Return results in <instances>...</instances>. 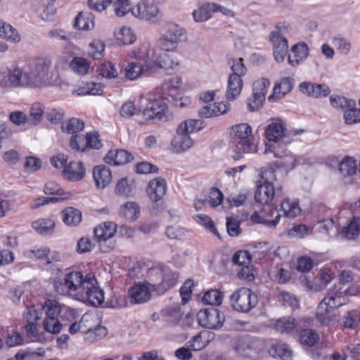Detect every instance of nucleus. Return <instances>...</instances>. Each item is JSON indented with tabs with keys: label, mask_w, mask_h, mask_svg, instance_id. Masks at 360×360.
<instances>
[{
	"label": "nucleus",
	"mask_w": 360,
	"mask_h": 360,
	"mask_svg": "<svg viewBox=\"0 0 360 360\" xmlns=\"http://www.w3.org/2000/svg\"><path fill=\"white\" fill-rule=\"evenodd\" d=\"M53 67V57L42 56L34 58L27 66V71L32 88L47 86H60L61 79L58 65Z\"/></svg>",
	"instance_id": "obj_1"
},
{
	"label": "nucleus",
	"mask_w": 360,
	"mask_h": 360,
	"mask_svg": "<svg viewBox=\"0 0 360 360\" xmlns=\"http://www.w3.org/2000/svg\"><path fill=\"white\" fill-rule=\"evenodd\" d=\"M181 84V79L180 77L172 78L168 82L164 83L161 88L156 89L154 94L150 95L148 99L141 98L140 104L147 100L149 101L147 108L143 112L146 118L167 121L168 94L166 91L170 87L178 89Z\"/></svg>",
	"instance_id": "obj_2"
},
{
	"label": "nucleus",
	"mask_w": 360,
	"mask_h": 360,
	"mask_svg": "<svg viewBox=\"0 0 360 360\" xmlns=\"http://www.w3.org/2000/svg\"><path fill=\"white\" fill-rule=\"evenodd\" d=\"M345 291L334 286L322 299L316 309V319L323 325L328 326L335 319V310L347 303Z\"/></svg>",
	"instance_id": "obj_3"
},
{
	"label": "nucleus",
	"mask_w": 360,
	"mask_h": 360,
	"mask_svg": "<svg viewBox=\"0 0 360 360\" xmlns=\"http://www.w3.org/2000/svg\"><path fill=\"white\" fill-rule=\"evenodd\" d=\"M252 128L247 123H241L232 127L230 131L231 149L235 153L232 155L234 160L243 158L245 153L257 152V146L250 139Z\"/></svg>",
	"instance_id": "obj_4"
},
{
	"label": "nucleus",
	"mask_w": 360,
	"mask_h": 360,
	"mask_svg": "<svg viewBox=\"0 0 360 360\" xmlns=\"http://www.w3.org/2000/svg\"><path fill=\"white\" fill-rule=\"evenodd\" d=\"M91 285L89 282V274L85 277L79 271H72L67 274L63 281L56 282V291L61 295H67L70 297L79 300L84 297V288Z\"/></svg>",
	"instance_id": "obj_5"
},
{
	"label": "nucleus",
	"mask_w": 360,
	"mask_h": 360,
	"mask_svg": "<svg viewBox=\"0 0 360 360\" xmlns=\"http://www.w3.org/2000/svg\"><path fill=\"white\" fill-rule=\"evenodd\" d=\"M265 135L269 143L266 144L264 153H272L274 157H281V153H285L283 148V139L285 138L284 123L281 120L271 122L268 125Z\"/></svg>",
	"instance_id": "obj_6"
},
{
	"label": "nucleus",
	"mask_w": 360,
	"mask_h": 360,
	"mask_svg": "<svg viewBox=\"0 0 360 360\" xmlns=\"http://www.w3.org/2000/svg\"><path fill=\"white\" fill-rule=\"evenodd\" d=\"M27 68L20 66L9 68L6 72H0V88L9 90L12 88H32Z\"/></svg>",
	"instance_id": "obj_7"
},
{
	"label": "nucleus",
	"mask_w": 360,
	"mask_h": 360,
	"mask_svg": "<svg viewBox=\"0 0 360 360\" xmlns=\"http://www.w3.org/2000/svg\"><path fill=\"white\" fill-rule=\"evenodd\" d=\"M186 39V30L174 22H168L164 27V32L158 39V45L165 51H175L179 43Z\"/></svg>",
	"instance_id": "obj_8"
},
{
	"label": "nucleus",
	"mask_w": 360,
	"mask_h": 360,
	"mask_svg": "<svg viewBox=\"0 0 360 360\" xmlns=\"http://www.w3.org/2000/svg\"><path fill=\"white\" fill-rule=\"evenodd\" d=\"M232 308L240 312H248L257 304V297L247 288L236 290L230 297Z\"/></svg>",
	"instance_id": "obj_9"
},
{
	"label": "nucleus",
	"mask_w": 360,
	"mask_h": 360,
	"mask_svg": "<svg viewBox=\"0 0 360 360\" xmlns=\"http://www.w3.org/2000/svg\"><path fill=\"white\" fill-rule=\"evenodd\" d=\"M288 32L287 26H277L269 36V40L274 46V59L279 63L284 61L287 54L288 43L285 34Z\"/></svg>",
	"instance_id": "obj_10"
},
{
	"label": "nucleus",
	"mask_w": 360,
	"mask_h": 360,
	"mask_svg": "<svg viewBox=\"0 0 360 360\" xmlns=\"http://www.w3.org/2000/svg\"><path fill=\"white\" fill-rule=\"evenodd\" d=\"M117 224L112 221H105L94 229V236L103 252H107L115 248V243L111 238L115 235Z\"/></svg>",
	"instance_id": "obj_11"
},
{
	"label": "nucleus",
	"mask_w": 360,
	"mask_h": 360,
	"mask_svg": "<svg viewBox=\"0 0 360 360\" xmlns=\"http://www.w3.org/2000/svg\"><path fill=\"white\" fill-rule=\"evenodd\" d=\"M89 282L91 285H88L87 288H84V297H79L78 300L89 303L94 307H98L104 302V292L98 285V282L95 276L92 274H89Z\"/></svg>",
	"instance_id": "obj_12"
},
{
	"label": "nucleus",
	"mask_w": 360,
	"mask_h": 360,
	"mask_svg": "<svg viewBox=\"0 0 360 360\" xmlns=\"http://www.w3.org/2000/svg\"><path fill=\"white\" fill-rule=\"evenodd\" d=\"M270 84V81L265 78L254 82L252 96L248 100V105L251 111L258 110L262 107Z\"/></svg>",
	"instance_id": "obj_13"
},
{
	"label": "nucleus",
	"mask_w": 360,
	"mask_h": 360,
	"mask_svg": "<svg viewBox=\"0 0 360 360\" xmlns=\"http://www.w3.org/2000/svg\"><path fill=\"white\" fill-rule=\"evenodd\" d=\"M200 324L207 328L217 329L225 320L224 315L215 308L206 309L198 314Z\"/></svg>",
	"instance_id": "obj_14"
},
{
	"label": "nucleus",
	"mask_w": 360,
	"mask_h": 360,
	"mask_svg": "<svg viewBox=\"0 0 360 360\" xmlns=\"http://www.w3.org/2000/svg\"><path fill=\"white\" fill-rule=\"evenodd\" d=\"M159 13V8L155 0H142L132 10V14L135 17L146 20H150L156 17Z\"/></svg>",
	"instance_id": "obj_15"
},
{
	"label": "nucleus",
	"mask_w": 360,
	"mask_h": 360,
	"mask_svg": "<svg viewBox=\"0 0 360 360\" xmlns=\"http://www.w3.org/2000/svg\"><path fill=\"white\" fill-rule=\"evenodd\" d=\"M167 188L166 180L159 176L149 181L146 191L151 200L158 202L166 194Z\"/></svg>",
	"instance_id": "obj_16"
},
{
	"label": "nucleus",
	"mask_w": 360,
	"mask_h": 360,
	"mask_svg": "<svg viewBox=\"0 0 360 360\" xmlns=\"http://www.w3.org/2000/svg\"><path fill=\"white\" fill-rule=\"evenodd\" d=\"M159 63L160 70H165L169 75L176 72L180 68L179 56L174 53L160 54Z\"/></svg>",
	"instance_id": "obj_17"
},
{
	"label": "nucleus",
	"mask_w": 360,
	"mask_h": 360,
	"mask_svg": "<svg viewBox=\"0 0 360 360\" xmlns=\"http://www.w3.org/2000/svg\"><path fill=\"white\" fill-rule=\"evenodd\" d=\"M130 302L134 304H142L148 302L151 297L150 290L147 284L136 283L130 288L128 292Z\"/></svg>",
	"instance_id": "obj_18"
},
{
	"label": "nucleus",
	"mask_w": 360,
	"mask_h": 360,
	"mask_svg": "<svg viewBox=\"0 0 360 360\" xmlns=\"http://www.w3.org/2000/svg\"><path fill=\"white\" fill-rule=\"evenodd\" d=\"M193 145V140L185 131L176 129V135L172 141L171 146L173 151L180 153L190 149Z\"/></svg>",
	"instance_id": "obj_19"
},
{
	"label": "nucleus",
	"mask_w": 360,
	"mask_h": 360,
	"mask_svg": "<svg viewBox=\"0 0 360 360\" xmlns=\"http://www.w3.org/2000/svg\"><path fill=\"white\" fill-rule=\"evenodd\" d=\"M280 191H276L273 184H261L258 185L255 193V200L262 205H268L274 196L279 195Z\"/></svg>",
	"instance_id": "obj_20"
},
{
	"label": "nucleus",
	"mask_w": 360,
	"mask_h": 360,
	"mask_svg": "<svg viewBox=\"0 0 360 360\" xmlns=\"http://www.w3.org/2000/svg\"><path fill=\"white\" fill-rule=\"evenodd\" d=\"M63 176L70 181H77L85 176V168L81 162H70L63 171Z\"/></svg>",
	"instance_id": "obj_21"
},
{
	"label": "nucleus",
	"mask_w": 360,
	"mask_h": 360,
	"mask_svg": "<svg viewBox=\"0 0 360 360\" xmlns=\"http://www.w3.org/2000/svg\"><path fill=\"white\" fill-rule=\"evenodd\" d=\"M93 177L98 188H104L112 181L110 169L104 165H98L93 169Z\"/></svg>",
	"instance_id": "obj_22"
},
{
	"label": "nucleus",
	"mask_w": 360,
	"mask_h": 360,
	"mask_svg": "<svg viewBox=\"0 0 360 360\" xmlns=\"http://www.w3.org/2000/svg\"><path fill=\"white\" fill-rule=\"evenodd\" d=\"M291 52L294 53L293 56L290 55L288 57V63L295 67L304 61L309 56V47L304 42H299L292 46Z\"/></svg>",
	"instance_id": "obj_23"
},
{
	"label": "nucleus",
	"mask_w": 360,
	"mask_h": 360,
	"mask_svg": "<svg viewBox=\"0 0 360 360\" xmlns=\"http://www.w3.org/2000/svg\"><path fill=\"white\" fill-rule=\"evenodd\" d=\"M133 156L125 150H116L109 151L105 157V162L108 165H120L131 161Z\"/></svg>",
	"instance_id": "obj_24"
},
{
	"label": "nucleus",
	"mask_w": 360,
	"mask_h": 360,
	"mask_svg": "<svg viewBox=\"0 0 360 360\" xmlns=\"http://www.w3.org/2000/svg\"><path fill=\"white\" fill-rule=\"evenodd\" d=\"M294 79L290 77H283L280 82L277 83L274 88V94L269 97L271 101L273 98L281 99L288 94L293 88Z\"/></svg>",
	"instance_id": "obj_25"
},
{
	"label": "nucleus",
	"mask_w": 360,
	"mask_h": 360,
	"mask_svg": "<svg viewBox=\"0 0 360 360\" xmlns=\"http://www.w3.org/2000/svg\"><path fill=\"white\" fill-rule=\"evenodd\" d=\"M94 18L92 13L81 11L75 18L74 27L79 30H90L94 27Z\"/></svg>",
	"instance_id": "obj_26"
},
{
	"label": "nucleus",
	"mask_w": 360,
	"mask_h": 360,
	"mask_svg": "<svg viewBox=\"0 0 360 360\" xmlns=\"http://www.w3.org/2000/svg\"><path fill=\"white\" fill-rule=\"evenodd\" d=\"M260 213L266 219L265 225L269 228L276 227L281 217V214L277 207H274L272 205L269 204L264 205Z\"/></svg>",
	"instance_id": "obj_27"
},
{
	"label": "nucleus",
	"mask_w": 360,
	"mask_h": 360,
	"mask_svg": "<svg viewBox=\"0 0 360 360\" xmlns=\"http://www.w3.org/2000/svg\"><path fill=\"white\" fill-rule=\"evenodd\" d=\"M243 86L242 78L238 76L229 75L227 82V99L235 100L240 94Z\"/></svg>",
	"instance_id": "obj_28"
},
{
	"label": "nucleus",
	"mask_w": 360,
	"mask_h": 360,
	"mask_svg": "<svg viewBox=\"0 0 360 360\" xmlns=\"http://www.w3.org/2000/svg\"><path fill=\"white\" fill-rule=\"evenodd\" d=\"M162 320L169 325H176L181 319L182 314L179 306L167 307L160 311Z\"/></svg>",
	"instance_id": "obj_29"
},
{
	"label": "nucleus",
	"mask_w": 360,
	"mask_h": 360,
	"mask_svg": "<svg viewBox=\"0 0 360 360\" xmlns=\"http://www.w3.org/2000/svg\"><path fill=\"white\" fill-rule=\"evenodd\" d=\"M140 63L146 75L149 76L153 75L160 70L159 55H156L153 50L148 56Z\"/></svg>",
	"instance_id": "obj_30"
},
{
	"label": "nucleus",
	"mask_w": 360,
	"mask_h": 360,
	"mask_svg": "<svg viewBox=\"0 0 360 360\" xmlns=\"http://www.w3.org/2000/svg\"><path fill=\"white\" fill-rule=\"evenodd\" d=\"M143 105L138 106V108L135 107L134 103L131 101H128L124 103L120 108V113L123 117H131L132 115H139L140 113L143 115L145 120L139 121L140 124H146V120H150V119H146L143 115V112L147 108L146 107L144 109H141Z\"/></svg>",
	"instance_id": "obj_31"
},
{
	"label": "nucleus",
	"mask_w": 360,
	"mask_h": 360,
	"mask_svg": "<svg viewBox=\"0 0 360 360\" xmlns=\"http://www.w3.org/2000/svg\"><path fill=\"white\" fill-rule=\"evenodd\" d=\"M140 208L135 202H127L120 207V214L128 221H135L139 217Z\"/></svg>",
	"instance_id": "obj_32"
},
{
	"label": "nucleus",
	"mask_w": 360,
	"mask_h": 360,
	"mask_svg": "<svg viewBox=\"0 0 360 360\" xmlns=\"http://www.w3.org/2000/svg\"><path fill=\"white\" fill-rule=\"evenodd\" d=\"M63 222L68 226H77L82 221V212L73 207H68L61 212Z\"/></svg>",
	"instance_id": "obj_33"
},
{
	"label": "nucleus",
	"mask_w": 360,
	"mask_h": 360,
	"mask_svg": "<svg viewBox=\"0 0 360 360\" xmlns=\"http://www.w3.org/2000/svg\"><path fill=\"white\" fill-rule=\"evenodd\" d=\"M84 122L79 118L72 117L61 124L63 132L75 135L84 128Z\"/></svg>",
	"instance_id": "obj_34"
},
{
	"label": "nucleus",
	"mask_w": 360,
	"mask_h": 360,
	"mask_svg": "<svg viewBox=\"0 0 360 360\" xmlns=\"http://www.w3.org/2000/svg\"><path fill=\"white\" fill-rule=\"evenodd\" d=\"M280 212L285 217L295 218L301 213V208L297 201L285 199L281 205Z\"/></svg>",
	"instance_id": "obj_35"
},
{
	"label": "nucleus",
	"mask_w": 360,
	"mask_h": 360,
	"mask_svg": "<svg viewBox=\"0 0 360 360\" xmlns=\"http://www.w3.org/2000/svg\"><path fill=\"white\" fill-rule=\"evenodd\" d=\"M212 3H206L193 11L192 15L197 22H202L208 20L213 14Z\"/></svg>",
	"instance_id": "obj_36"
},
{
	"label": "nucleus",
	"mask_w": 360,
	"mask_h": 360,
	"mask_svg": "<svg viewBox=\"0 0 360 360\" xmlns=\"http://www.w3.org/2000/svg\"><path fill=\"white\" fill-rule=\"evenodd\" d=\"M360 232V219L354 217L349 224L343 228L342 236L347 240H354Z\"/></svg>",
	"instance_id": "obj_37"
},
{
	"label": "nucleus",
	"mask_w": 360,
	"mask_h": 360,
	"mask_svg": "<svg viewBox=\"0 0 360 360\" xmlns=\"http://www.w3.org/2000/svg\"><path fill=\"white\" fill-rule=\"evenodd\" d=\"M297 327V322L294 318L283 317L276 321L275 328L281 333H291Z\"/></svg>",
	"instance_id": "obj_38"
},
{
	"label": "nucleus",
	"mask_w": 360,
	"mask_h": 360,
	"mask_svg": "<svg viewBox=\"0 0 360 360\" xmlns=\"http://www.w3.org/2000/svg\"><path fill=\"white\" fill-rule=\"evenodd\" d=\"M283 148L285 150V153H281V157H276L278 160L275 162V165L277 167L284 168L286 170L292 169L296 165V159L290 153L287 151L285 145Z\"/></svg>",
	"instance_id": "obj_39"
},
{
	"label": "nucleus",
	"mask_w": 360,
	"mask_h": 360,
	"mask_svg": "<svg viewBox=\"0 0 360 360\" xmlns=\"http://www.w3.org/2000/svg\"><path fill=\"white\" fill-rule=\"evenodd\" d=\"M117 41L122 45L131 44L136 40V37L131 28L122 27L115 32Z\"/></svg>",
	"instance_id": "obj_40"
},
{
	"label": "nucleus",
	"mask_w": 360,
	"mask_h": 360,
	"mask_svg": "<svg viewBox=\"0 0 360 360\" xmlns=\"http://www.w3.org/2000/svg\"><path fill=\"white\" fill-rule=\"evenodd\" d=\"M340 172L344 176H352L357 172L356 160L349 156L345 157L340 164Z\"/></svg>",
	"instance_id": "obj_41"
},
{
	"label": "nucleus",
	"mask_w": 360,
	"mask_h": 360,
	"mask_svg": "<svg viewBox=\"0 0 360 360\" xmlns=\"http://www.w3.org/2000/svg\"><path fill=\"white\" fill-rule=\"evenodd\" d=\"M44 112V107L42 104L39 103L32 104L27 117V122L34 125L38 124L42 120Z\"/></svg>",
	"instance_id": "obj_42"
},
{
	"label": "nucleus",
	"mask_w": 360,
	"mask_h": 360,
	"mask_svg": "<svg viewBox=\"0 0 360 360\" xmlns=\"http://www.w3.org/2000/svg\"><path fill=\"white\" fill-rule=\"evenodd\" d=\"M125 76L128 79L134 80L142 75H146L141 63L139 62H131L124 68Z\"/></svg>",
	"instance_id": "obj_43"
},
{
	"label": "nucleus",
	"mask_w": 360,
	"mask_h": 360,
	"mask_svg": "<svg viewBox=\"0 0 360 360\" xmlns=\"http://www.w3.org/2000/svg\"><path fill=\"white\" fill-rule=\"evenodd\" d=\"M222 294L219 290L211 289L204 294L202 301L206 304L219 306L222 303Z\"/></svg>",
	"instance_id": "obj_44"
},
{
	"label": "nucleus",
	"mask_w": 360,
	"mask_h": 360,
	"mask_svg": "<svg viewBox=\"0 0 360 360\" xmlns=\"http://www.w3.org/2000/svg\"><path fill=\"white\" fill-rule=\"evenodd\" d=\"M202 122L200 120H186L180 123L177 128L180 131H185L189 134L200 131L202 129Z\"/></svg>",
	"instance_id": "obj_45"
},
{
	"label": "nucleus",
	"mask_w": 360,
	"mask_h": 360,
	"mask_svg": "<svg viewBox=\"0 0 360 360\" xmlns=\"http://www.w3.org/2000/svg\"><path fill=\"white\" fill-rule=\"evenodd\" d=\"M70 67L75 72L84 75L87 73L90 65L85 58L75 57L70 62Z\"/></svg>",
	"instance_id": "obj_46"
},
{
	"label": "nucleus",
	"mask_w": 360,
	"mask_h": 360,
	"mask_svg": "<svg viewBox=\"0 0 360 360\" xmlns=\"http://www.w3.org/2000/svg\"><path fill=\"white\" fill-rule=\"evenodd\" d=\"M54 221L50 219H39L32 223L33 229L42 235L50 233L54 228Z\"/></svg>",
	"instance_id": "obj_47"
},
{
	"label": "nucleus",
	"mask_w": 360,
	"mask_h": 360,
	"mask_svg": "<svg viewBox=\"0 0 360 360\" xmlns=\"http://www.w3.org/2000/svg\"><path fill=\"white\" fill-rule=\"evenodd\" d=\"M111 5L114 8L115 15L118 17H124L130 11L132 13L134 8H131L129 0H112Z\"/></svg>",
	"instance_id": "obj_48"
},
{
	"label": "nucleus",
	"mask_w": 360,
	"mask_h": 360,
	"mask_svg": "<svg viewBox=\"0 0 360 360\" xmlns=\"http://www.w3.org/2000/svg\"><path fill=\"white\" fill-rule=\"evenodd\" d=\"M319 340V334L312 329H304L300 332V340L302 345L312 347Z\"/></svg>",
	"instance_id": "obj_49"
},
{
	"label": "nucleus",
	"mask_w": 360,
	"mask_h": 360,
	"mask_svg": "<svg viewBox=\"0 0 360 360\" xmlns=\"http://www.w3.org/2000/svg\"><path fill=\"white\" fill-rule=\"evenodd\" d=\"M43 328L47 333L58 334L62 330L63 325L58 318L46 317L43 321Z\"/></svg>",
	"instance_id": "obj_50"
},
{
	"label": "nucleus",
	"mask_w": 360,
	"mask_h": 360,
	"mask_svg": "<svg viewBox=\"0 0 360 360\" xmlns=\"http://www.w3.org/2000/svg\"><path fill=\"white\" fill-rule=\"evenodd\" d=\"M228 64L232 70L231 76H238L240 78L246 74L247 69L243 64V59L239 58H231L229 60Z\"/></svg>",
	"instance_id": "obj_51"
},
{
	"label": "nucleus",
	"mask_w": 360,
	"mask_h": 360,
	"mask_svg": "<svg viewBox=\"0 0 360 360\" xmlns=\"http://www.w3.org/2000/svg\"><path fill=\"white\" fill-rule=\"evenodd\" d=\"M98 72L99 75L109 79H116L119 75L115 65L110 62L102 64L98 68Z\"/></svg>",
	"instance_id": "obj_52"
},
{
	"label": "nucleus",
	"mask_w": 360,
	"mask_h": 360,
	"mask_svg": "<svg viewBox=\"0 0 360 360\" xmlns=\"http://www.w3.org/2000/svg\"><path fill=\"white\" fill-rule=\"evenodd\" d=\"M178 274L171 270H165L164 271L163 278L162 283H160V288L163 290H167L174 286L178 280Z\"/></svg>",
	"instance_id": "obj_53"
},
{
	"label": "nucleus",
	"mask_w": 360,
	"mask_h": 360,
	"mask_svg": "<svg viewBox=\"0 0 360 360\" xmlns=\"http://www.w3.org/2000/svg\"><path fill=\"white\" fill-rule=\"evenodd\" d=\"M279 300L283 305L288 307L292 310H295L299 307V301L297 297L292 293L282 291L279 294Z\"/></svg>",
	"instance_id": "obj_54"
},
{
	"label": "nucleus",
	"mask_w": 360,
	"mask_h": 360,
	"mask_svg": "<svg viewBox=\"0 0 360 360\" xmlns=\"http://www.w3.org/2000/svg\"><path fill=\"white\" fill-rule=\"evenodd\" d=\"M44 309L46 311V317L58 318L62 308L58 301L55 300H48L44 303Z\"/></svg>",
	"instance_id": "obj_55"
},
{
	"label": "nucleus",
	"mask_w": 360,
	"mask_h": 360,
	"mask_svg": "<svg viewBox=\"0 0 360 360\" xmlns=\"http://www.w3.org/2000/svg\"><path fill=\"white\" fill-rule=\"evenodd\" d=\"M0 37L14 42H18L20 40L17 30L9 24H4L0 31Z\"/></svg>",
	"instance_id": "obj_56"
},
{
	"label": "nucleus",
	"mask_w": 360,
	"mask_h": 360,
	"mask_svg": "<svg viewBox=\"0 0 360 360\" xmlns=\"http://www.w3.org/2000/svg\"><path fill=\"white\" fill-rule=\"evenodd\" d=\"M104 50V44L101 41L95 40L89 44V56L96 60H99L103 56Z\"/></svg>",
	"instance_id": "obj_57"
},
{
	"label": "nucleus",
	"mask_w": 360,
	"mask_h": 360,
	"mask_svg": "<svg viewBox=\"0 0 360 360\" xmlns=\"http://www.w3.org/2000/svg\"><path fill=\"white\" fill-rule=\"evenodd\" d=\"M153 51V49H151L148 45L143 44L133 50L129 56L131 58L142 63Z\"/></svg>",
	"instance_id": "obj_58"
},
{
	"label": "nucleus",
	"mask_w": 360,
	"mask_h": 360,
	"mask_svg": "<svg viewBox=\"0 0 360 360\" xmlns=\"http://www.w3.org/2000/svg\"><path fill=\"white\" fill-rule=\"evenodd\" d=\"M343 118L345 124H354L360 122V108H356V106L347 109L344 115Z\"/></svg>",
	"instance_id": "obj_59"
},
{
	"label": "nucleus",
	"mask_w": 360,
	"mask_h": 360,
	"mask_svg": "<svg viewBox=\"0 0 360 360\" xmlns=\"http://www.w3.org/2000/svg\"><path fill=\"white\" fill-rule=\"evenodd\" d=\"M65 110L62 108H51L46 113V117L51 123H60L65 117Z\"/></svg>",
	"instance_id": "obj_60"
},
{
	"label": "nucleus",
	"mask_w": 360,
	"mask_h": 360,
	"mask_svg": "<svg viewBox=\"0 0 360 360\" xmlns=\"http://www.w3.org/2000/svg\"><path fill=\"white\" fill-rule=\"evenodd\" d=\"M136 171L142 174H157L159 172V168L148 162H141L136 165Z\"/></svg>",
	"instance_id": "obj_61"
},
{
	"label": "nucleus",
	"mask_w": 360,
	"mask_h": 360,
	"mask_svg": "<svg viewBox=\"0 0 360 360\" xmlns=\"http://www.w3.org/2000/svg\"><path fill=\"white\" fill-rule=\"evenodd\" d=\"M205 200L207 204L215 207L222 202L223 194L218 188H213L211 189L208 198Z\"/></svg>",
	"instance_id": "obj_62"
},
{
	"label": "nucleus",
	"mask_w": 360,
	"mask_h": 360,
	"mask_svg": "<svg viewBox=\"0 0 360 360\" xmlns=\"http://www.w3.org/2000/svg\"><path fill=\"white\" fill-rule=\"evenodd\" d=\"M232 261L238 266L249 265L251 262V256L248 251H238L234 254Z\"/></svg>",
	"instance_id": "obj_63"
},
{
	"label": "nucleus",
	"mask_w": 360,
	"mask_h": 360,
	"mask_svg": "<svg viewBox=\"0 0 360 360\" xmlns=\"http://www.w3.org/2000/svg\"><path fill=\"white\" fill-rule=\"evenodd\" d=\"M273 349H274L278 356L283 360H292V352L290 349L288 345L285 344H278L275 345Z\"/></svg>",
	"instance_id": "obj_64"
}]
</instances>
